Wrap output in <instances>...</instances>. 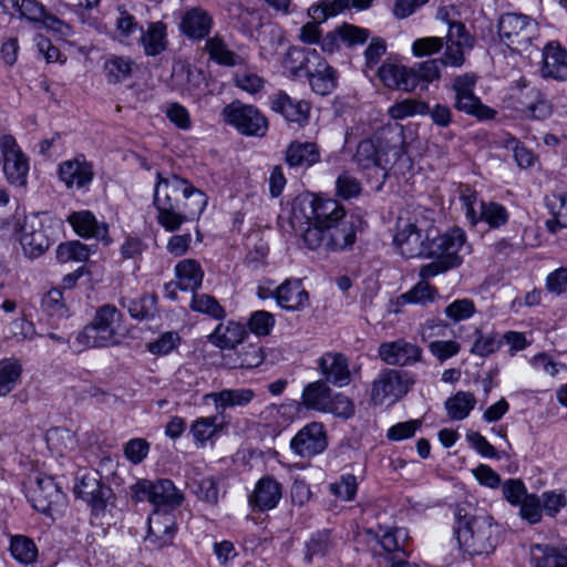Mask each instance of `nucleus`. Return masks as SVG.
<instances>
[{
	"label": "nucleus",
	"mask_w": 567,
	"mask_h": 567,
	"mask_svg": "<svg viewBox=\"0 0 567 567\" xmlns=\"http://www.w3.org/2000/svg\"><path fill=\"white\" fill-rule=\"evenodd\" d=\"M22 372L21 364L14 358L0 360V396L10 393Z\"/></svg>",
	"instance_id": "3c124183"
},
{
	"label": "nucleus",
	"mask_w": 567,
	"mask_h": 567,
	"mask_svg": "<svg viewBox=\"0 0 567 567\" xmlns=\"http://www.w3.org/2000/svg\"><path fill=\"white\" fill-rule=\"evenodd\" d=\"M217 410L245 406L251 402L255 393L250 389H225L209 394Z\"/></svg>",
	"instance_id": "37998d69"
},
{
	"label": "nucleus",
	"mask_w": 567,
	"mask_h": 567,
	"mask_svg": "<svg viewBox=\"0 0 567 567\" xmlns=\"http://www.w3.org/2000/svg\"><path fill=\"white\" fill-rule=\"evenodd\" d=\"M437 295V290L427 284L426 281L422 280L417 282L414 287H412L409 291L405 293H402L396 299L398 306H405L409 303H420L425 305L427 302L434 301L435 297Z\"/></svg>",
	"instance_id": "603ef678"
},
{
	"label": "nucleus",
	"mask_w": 567,
	"mask_h": 567,
	"mask_svg": "<svg viewBox=\"0 0 567 567\" xmlns=\"http://www.w3.org/2000/svg\"><path fill=\"white\" fill-rule=\"evenodd\" d=\"M331 398L330 388L322 381L309 383L302 392V402L307 406V415L310 410L326 411L329 399Z\"/></svg>",
	"instance_id": "79ce46f5"
},
{
	"label": "nucleus",
	"mask_w": 567,
	"mask_h": 567,
	"mask_svg": "<svg viewBox=\"0 0 567 567\" xmlns=\"http://www.w3.org/2000/svg\"><path fill=\"white\" fill-rule=\"evenodd\" d=\"M41 308L52 318L64 319L70 316L63 291L60 288H53L42 297Z\"/></svg>",
	"instance_id": "8fccbe9b"
},
{
	"label": "nucleus",
	"mask_w": 567,
	"mask_h": 567,
	"mask_svg": "<svg viewBox=\"0 0 567 567\" xmlns=\"http://www.w3.org/2000/svg\"><path fill=\"white\" fill-rule=\"evenodd\" d=\"M153 205L157 210V223L169 233L178 230L183 224L198 219L207 205V196L202 190L171 197L153 196Z\"/></svg>",
	"instance_id": "f03ea898"
},
{
	"label": "nucleus",
	"mask_w": 567,
	"mask_h": 567,
	"mask_svg": "<svg viewBox=\"0 0 567 567\" xmlns=\"http://www.w3.org/2000/svg\"><path fill=\"white\" fill-rule=\"evenodd\" d=\"M123 313L111 303L99 307L93 320L78 334L76 341L87 348H106L121 343L118 328Z\"/></svg>",
	"instance_id": "423d86ee"
},
{
	"label": "nucleus",
	"mask_w": 567,
	"mask_h": 567,
	"mask_svg": "<svg viewBox=\"0 0 567 567\" xmlns=\"http://www.w3.org/2000/svg\"><path fill=\"white\" fill-rule=\"evenodd\" d=\"M50 227H45L40 214L24 217L20 226V244L29 258H38L53 244Z\"/></svg>",
	"instance_id": "9d476101"
},
{
	"label": "nucleus",
	"mask_w": 567,
	"mask_h": 567,
	"mask_svg": "<svg viewBox=\"0 0 567 567\" xmlns=\"http://www.w3.org/2000/svg\"><path fill=\"white\" fill-rule=\"evenodd\" d=\"M281 496V484L267 476L257 482L254 493L249 496V504L259 511H269L277 506Z\"/></svg>",
	"instance_id": "bb28decb"
},
{
	"label": "nucleus",
	"mask_w": 567,
	"mask_h": 567,
	"mask_svg": "<svg viewBox=\"0 0 567 567\" xmlns=\"http://www.w3.org/2000/svg\"><path fill=\"white\" fill-rule=\"evenodd\" d=\"M446 62L452 66H462L465 58L464 50L475 44V38L467 31L462 21L449 22L447 33L444 37Z\"/></svg>",
	"instance_id": "dca6fc26"
},
{
	"label": "nucleus",
	"mask_w": 567,
	"mask_h": 567,
	"mask_svg": "<svg viewBox=\"0 0 567 567\" xmlns=\"http://www.w3.org/2000/svg\"><path fill=\"white\" fill-rule=\"evenodd\" d=\"M78 497L86 501L93 507L104 506V488L101 486L95 475L85 474L74 487Z\"/></svg>",
	"instance_id": "c03bdc74"
},
{
	"label": "nucleus",
	"mask_w": 567,
	"mask_h": 567,
	"mask_svg": "<svg viewBox=\"0 0 567 567\" xmlns=\"http://www.w3.org/2000/svg\"><path fill=\"white\" fill-rule=\"evenodd\" d=\"M393 241L400 249V254L406 258L427 257L426 234L423 235L414 224H406L401 228L394 235Z\"/></svg>",
	"instance_id": "4be33fe9"
},
{
	"label": "nucleus",
	"mask_w": 567,
	"mask_h": 567,
	"mask_svg": "<svg viewBox=\"0 0 567 567\" xmlns=\"http://www.w3.org/2000/svg\"><path fill=\"white\" fill-rule=\"evenodd\" d=\"M529 554L535 567H567V556L556 547L535 544Z\"/></svg>",
	"instance_id": "ea45409f"
},
{
	"label": "nucleus",
	"mask_w": 567,
	"mask_h": 567,
	"mask_svg": "<svg viewBox=\"0 0 567 567\" xmlns=\"http://www.w3.org/2000/svg\"><path fill=\"white\" fill-rule=\"evenodd\" d=\"M189 308L198 313L208 316L215 320H224L226 318V309L219 303V301L207 293H193Z\"/></svg>",
	"instance_id": "49530a36"
},
{
	"label": "nucleus",
	"mask_w": 567,
	"mask_h": 567,
	"mask_svg": "<svg viewBox=\"0 0 567 567\" xmlns=\"http://www.w3.org/2000/svg\"><path fill=\"white\" fill-rule=\"evenodd\" d=\"M183 502V495L176 489L174 483L169 480H158L154 482L152 493V504L159 507L175 508Z\"/></svg>",
	"instance_id": "a19ab883"
},
{
	"label": "nucleus",
	"mask_w": 567,
	"mask_h": 567,
	"mask_svg": "<svg viewBox=\"0 0 567 567\" xmlns=\"http://www.w3.org/2000/svg\"><path fill=\"white\" fill-rule=\"evenodd\" d=\"M405 154V142L402 131H400L391 138L379 137L377 141L371 138L361 141L357 146L353 161L361 169H377L381 182L375 189L381 190L388 177L386 166L401 161Z\"/></svg>",
	"instance_id": "f257e3e1"
},
{
	"label": "nucleus",
	"mask_w": 567,
	"mask_h": 567,
	"mask_svg": "<svg viewBox=\"0 0 567 567\" xmlns=\"http://www.w3.org/2000/svg\"><path fill=\"white\" fill-rule=\"evenodd\" d=\"M454 107L481 121L493 120L497 111L483 104L474 93L455 95Z\"/></svg>",
	"instance_id": "58836bf2"
},
{
	"label": "nucleus",
	"mask_w": 567,
	"mask_h": 567,
	"mask_svg": "<svg viewBox=\"0 0 567 567\" xmlns=\"http://www.w3.org/2000/svg\"><path fill=\"white\" fill-rule=\"evenodd\" d=\"M460 199L466 220L472 227L485 224L491 229H499L509 220V213L504 205L480 198L478 194L468 186L462 189Z\"/></svg>",
	"instance_id": "0eeeda50"
},
{
	"label": "nucleus",
	"mask_w": 567,
	"mask_h": 567,
	"mask_svg": "<svg viewBox=\"0 0 567 567\" xmlns=\"http://www.w3.org/2000/svg\"><path fill=\"white\" fill-rule=\"evenodd\" d=\"M176 286L193 293L202 286L204 271L195 259H184L175 266Z\"/></svg>",
	"instance_id": "473e14b6"
},
{
	"label": "nucleus",
	"mask_w": 567,
	"mask_h": 567,
	"mask_svg": "<svg viewBox=\"0 0 567 567\" xmlns=\"http://www.w3.org/2000/svg\"><path fill=\"white\" fill-rule=\"evenodd\" d=\"M409 68L404 65L383 63L378 70V76L389 89L410 91L408 82Z\"/></svg>",
	"instance_id": "a18cd8bd"
},
{
	"label": "nucleus",
	"mask_w": 567,
	"mask_h": 567,
	"mask_svg": "<svg viewBox=\"0 0 567 567\" xmlns=\"http://www.w3.org/2000/svg\"><path fill=\"white\" fill-rule=\"evenodd\" d=\"M90 255V247L79 240L62 243L56 248V259L60 262L86 261Z\"/></svg>",
	"instance_id": "4d7b16f0"
},
{
	"label": "nucleus",
	"mask_w": 567,
	"mask_h": 567,
	"mask_svg": "<svg viewBox=\"0 0 567 567\" xmlns=\"http://www.w3.org/2000/svg\"><path fill=\"white\" fill-rule=\"evenodd\" d=\"M193 190H199L188 179L183 178L174 173L163 174L156 173V183L154 185L153 196H164L167 194L171 197H178L187 195Z\"/></svg>",
	"instance_id": "72a5a7b5"
},
{
	"label": "nucleus",
	"mask_w": 567,
	"mask_h": 567,
	"mask_svg": "<svg viewBox=\"0 0 567 567\" xmlns=\"http://www.w3.org/2000/svg\"><path fill=\"white\" fill-rule=\"evenodd\" d=\"M66 221L80 237L94 238L103 241L104 245H110L112 241L109 237L107 224L99 223L90 210L73 212L68 216Z\"/></svg>",
	"instance_id": "6ab92c4d"
},
{
	"label": "nucleus",
	"mask_w": 567,
	"mask_h": 567,
	"mask_svg": "<svg viewBox=\"0 0 567 567\" xmlns=\"http://www.w3.org/2000/svg\"><path fill=\"white\" fill-rule=\"evenodd\" d=\"M214 27L212 14L202 7L186 8L181 16L178 29L189 41L206 40Z\"/></svg>",
	"instance_id": "f3484780"
},
{
	"label": "nucleus",
	"mask_w": 567,
	"mask_h": 567,
	"mask_svg": "<svg viewBox=\"0 0 567 567\" xmlns=\"http://www.w3.org/2000/svg\"><path fill=\"white\" fill-rule=\"evenodd\" d=\"M174 518L167 513H159L158 509L148 518V535L151 542H158L159 546L168 544L174 535Z\"/></svg>",
	"instance_id": "4c0bfd02"
},
{
	"label": "nucleus",
	"mask_w": 567,
	"mask_h": 567,
	"mask_svg": "<svg viewBox=\"0 0 567 567\" xmlns=\"http://www.w3.org/2000/svg\"><path fill=\"white\" fill-rule=\"evenodd\" d=\"M311 90L321 96L331 94L338 86L339 72L324 59L307 76Z\"/></svg>",
	"instance_id": "2f4dec72"
},
{
	"label": "nucleus",
	"mask_w": 567,
	"mask_h": 567,
	"mask_svg": "<svg viewBox=\"0 0 567 567\" xmlns=\"http://www.w3.org/2000/svg\"><path fill=\"white\" fill-rule=\"evenodd\" d=\"M221 116L226 124L246 136L262 137L268 131V120L259 109L239 100L227 104L221 111Z\"/></svg>",
	"instance_id": "6e6552de"
},
{
	"label": "nucleus",
	"mask_w": 567,
	"mask_h": 567,
	"mask_svg": "<svg viewBox=\"0 0 567 567\" xmlns=\"http://www.w3.org/2000/svg\"><path fill=\"white\" fill-rule=\"evenodd\" d=\"M277 305L288 311H298L309 303V295L298 279H287L277 287Z\"/></svg>",
	"instance_id": "c85d7f7f"
},
{
	"label": "nucleus",
	"mask_w": 567,
	"mask_h": 567,
	"mask_svg": "<svg viewBox=\"0 0 567 567\" xmlns=\"http://www.w3.org/2000/svg\"><path fill=\"white\" fill-rule=\"evenodd\" d=\"M475 312H476V306L472 299H470V298L454 299L449 305H446L443 310L445 319L447 320L446 323H443V327H447L451 323L456 324L461 321H465V320L472 318L475 315Z\"/></svg>",
	"instance_id": "de8ad7c7"
},
{
	"label": "nucleus",
	"mask_w": 567,
	"mask_h": 567,
	"mask_svg": "<svg viewBox=\"0 0 567 567\" xmlns=\"http://www.w3.org/2000/svg\"><path fill=\"white\" fill-rule=\"evenodd\" d=\"M522 94L526 99V101L520 102L523 105L522 112L526 117L543 121L551 115V104L539 89L529 87L526 92H522Z\"/></svg>",
	"instance_id": "c9c22d12"
},
{
	"label": "nucleus",
	"mask_w": 567,
	"mask_h": 567,
	"mask_svg": "<svg viewBox=\"0 0 567 567\" xmlns=\"http://www.w3.org/2000/svg\"><path fill=\"white\" fill-rule=\"evenodd\" d=\"M519 515L529 524H537L542 520L543 511L539 496L529 494L519 504Z\"/></svg>",
	"instance_id": "338daca9"
},
{
	"label": "nucleus",
	"mask_w": 567,
	"mask_h": 567,
	"mask_svg": "<svg viewBox=\"0 0 567 567\" xmlns=\"http://www.w3.org/2000/svg\"><path fill=\"white\" fill-rule=\"evenodd\" d=\"M265 355L259 344L249 343L241 347L237 354V363L234 368L252 369L259 367L264 362Z\"/></svg>",
	"instance_id": "e2e57ef3"
},
{
	"label": "nucleus",
	"mask_w": 567,
	"mask_h": 567,
	"mask_svg": "<svg viewBox=\"0 0 567 567\" xmlns=\"http://www.w3.org/2000/svg\"><path fill=\"white\" fill-rule=\"evenodd\" d=\"M412 384L413 380L408 372L385 369L372 382L371 400L374 404H392L404 396Z\"/></svg>",
	"instance_id": "1a4fd4ad"
},
{
	"label": "nucleus",
	"mask_w": 567,
	"mask_h": 567,
	"mask_svg": "<svg viewBox=\"0 0 567 567\" xmlns=\"http://www.w3.org/2000/svg\"><path fill=\"white\" fill-rule=\"evenodd\" d=\"M540 75L545 80L567 81V50L558 42H548L544 47Z\"/></svg>",
	"instance_id": "aec40b11"
},
{
	"label": "nucleus",
	"mask_w": 567,
	"mask_h": 567,
	"mask_svg": "<svg viewBox=\"0 0 567 567\" xmlns=\"http://www.w3.org/2000/svg\"><path fill=\"white\" fill-rule=\"evenodd\" d=\"M497 27L502 42L508 48L523 50L530 44V17L515 12L504 13L501 16Z\"/></svg>",
	"instance_id": "9b49d317"
},
{
	"label": "nucleus",
	"mask_w": 567,
	"mask_h": 567,
	"mask_svg": "<svg viewBox=\"0 0 567 567\" xmlns=\"http://www.w3.org/2000/svg\"><path fill=\"white\" fill-rule=\"evenodd\" d=\"M427 257L441 258L451 261L457 259L458 266L463 262L461 250L465 244V233L460 228H454L443 235H436L435 229L426 231Z\"/></svg>",
	"instance_id": "ddd939ff"
},
{
	"label": "nucleus",
	"mask_w": 567,
	"mask_h": 567,
	"mask_svg": "<svg viewBox=\"0 0 567 567\" xmlns=\"http://www.w3.org/2000/svg\"><path fill=\"white\" fill-rule=\"evenodd\" d=\"M291 449L302 457L323 452L328 445L322 427H301L291 441Z\"/></svg>",
	"instance_id": "393cba45"
},
{
	"label": "nucleus",
	"mask_w": 567,
	"mask_h": 567,
	"mask_svg": "<svg viewBox=\"0 0 567 567\" xmlns=\"http://www.w3.org/2000/svg\"><path fill=\"white\" fill-rule=\"evenodd\" d=\"M182 338L176 331H166L153 341L146 343V350L157 357L172 353L181 344Z\"/></svg>",
	"instance_id": "6e6d98bb"
},
{
	"label": "nucleus",
	"mask_w": 567,
	"mask_h": 567,
	"mask_svg": "<svg viewBox=\"0 0 567 567\" xmlns=\"http://www.w3.org/2000/svg\"><path fill=\"white\" fill-rule=\"evenodd\" d=\"M319 367L326 380L337 386L350 382L348 359L341 353H327L320 358Z\"/></svg>",
	"instance_id": "7c9ffc66"
},
{
	"label": "nucleus",
	"mask_w": 567,
	"mask_h": 567,
	"mask_svg": "<svg viewBox=\"0 0 567 567\" xmlns=\"http://www.w3.org/2000/svg\"><path fill=\"white\" fill-rule=\"evenodd\" d=\"M248 337L246 324L228 320L219 322L214 331L207 337L208 342L221 350H233Z\"/></svg>",
	"instance_id": "5701e85b"
},
{
	"label": "nucleus",
	"mask_w": 567,
	"mask_h": 567,
	"mask_svg": "<svg viewBox=\"0 0 567 567\" xmlns=\"http://www.w3.org/2000/svg\"><path fill=\"white\" fill-rule=\"evenodd\" d=\"M344 207L336 199L316 196L312 193L298 195L292 203L291 223L300 228H326L348 216Z\"/></svg>",
	"instance_id": "7ed1b4c3"
},
{
	"label": "nucleus",
	"mask_w": 567,
	"mask_h": 567,
	"mask_svg": "<svg viewBox=\"0 0 567 567\" xmlns=\"http://www.w3.org/2000/svg\"><path fill=\"white\" fill-rule=\"evenodd\" d=\"M132 72V61L123 56H112L104 63V73L109 83L117 84L126 80Z\"/></svg>",
	"instance_id": "5fc2aeb1"
},
{
	"label": "nucleus",
	"mask_w": 567,
	"mask_h": 567,
	"mask_svg": "<svg viewBox=\"0 0 567 567\" xmlns=\"http://www.w3.org/2000/svg\"><path fill=\"white\" fill-rule=\"evenodd\" d=\"M120 303L130 317L137 321H152L158 317V297L155 292H143L137 297H122Z\"/></svg>",
	"instance_id": "a878e982"
},
{
	"label": "nucleus",
	"mask_w": 567,
	"mask_h": 567,
	"mask_svg": "<svg viewBox=\"0 0 567 567\" xmlns=\"http://www.w3.org/2000/svg\"><path fill=\"white\" fill-rule=\"evenodd\" d=\"M460 547L470 555H489L502 540L503 528L489 516L461 519L455 530Z\"/></svg>",
	"instance_id": "20e7f679"
},
{
	"label": "nucleus",
	"mask_w": 567,
	"mask_h": 567,
	"mask_svg": "<svg viewBox=\"0 0 567 567\" xmlns=\"http://www.w3.org/2000/svg\"><path fill=\"white\" fill-rule=\"evenodd\" d=\"M444 47V38L424 37L414 40L411 49L414 56L423 58L439 53Z\"/></svg>",
	"instance_id": "0e129e2a"
},
{
	"label": "nucleus",
	"mask_w": 567,
	"mask_h": 567,
	"mask_svg": "<svg viewBox=\"0 0 567 567\" xmlns=\"http://www.w3.org/2000/svg\"><path fill=\"white\" fill-rule=\"evenodd\" d=\"M173 80L176 84L182 85L188 92L199 89L204 81L202 71L190 65H179L173 70Z\"/></svg>",
	"instance_id": "bf43d9fd"
},
{
	"label": "nucleus",
	"mask_w": 567,
	"mask_h": 567,
	"mask_svg": "<svg viewBox=\"0 0 567 567\" xmlns=\"http://www.w3.org/2000/svg\"><path fill=\"white\" fill-rule=\"evenodd\" d=\"M475 398L472 393L457 392L445 403L449 416L454 421L465 419L473 410Z\"/></svg>",
	"instance_id": "864d4df0"
},
{
	"label": "nucleus",
	"mask_w": 567,
	"mask_h": 567,
	"mask_svg": "<svg viewBox=\"0 0 567 567\" xmlns=\"http://www.w3.org/2000/svg\"><path fill=\"white\" fill-rule=\"evenodd\" d=\"M378 353L380 359L389 365H412L422 358V349L404 339L381 343Z\"/></svg>",
	"instance_id": "a211bd4d"
},
{
	"label": "nucleus",
	"mask_w": 567,
	"mask_h": 567,
	"mask_svg": "<svg viewBox=\"0 0 567 567\" xmlns=\"http://www.w3.org/2000/svg\"><path fill=\"white\" fill-rule=\"evenodd\" d=\"M324 412H329L342 420H348L354 414V404L348 396L339 393L329 399Z\"/></svg>",
	"instance_id": "774afa93"
},
{
	"label": "nucleus",
	"mask_w": 567,
	"mask_h": 567,
	"mask_svg": "<svg viewBox=\"0 0 567 567\" xmlns=\"http://www.w3.org/2000/svg\"><path fill=\"white\" fill-rule=\"evenodd\" d=\"M320 148L313 142L292 141L286 151L285 161L291 168H309L320 162Z\"/></svg>",
	"instance_id": "cd10ccee"
},
{
	"label": "nucleus",
	"mask_w": 567,
	"mask_h": 567,
	"mask_svg": "<svg viewBox=\"0 0 567 567\" xmlns=\"http://www.w3.org/2000/svg\"><path fill=\"white\" fill-rule=\"evenodd\" d=\"M361 223L360 217L349 214L326 228H305L302 239L311 250L324 247L330 251H343L354 245Z\"/></svg>",
	"instance_id": "39448f33"
},
{
	"label": "nucleus",
	"mask_w": 567,
	"mask_h": 567,
	"mask_svg": "<svg viewBox=\"0 0 567 567\" xmlns=\"http://www.w3.org/2000/svg\"><path fill=\"white\" fill-rule=\"evenodd\" d=\"M197 475L196 468H192V471L186 473L188 487L200 501L213 505L217 504L219 496L217 480L213 476L198 480Z\"/></svg>",
	"instance_id": "e433bc0d"
},
{
	"label": "nucleus",
	"mask_w": 567,
	"mask_h": 567,
	"mask_svg": "<svg viewBox=\"0 0 567 567\" xmlns=\"http://www.w3.org/2000/svg\"><path fill=\"white\" fill-rule=\"evenodd\" d=\"M348 8H350V0H320L319 4L310 8V16L313 20L326 21Z\"/></svg>",
	"instance_id": "680f3d73"
},
{
	"label": "nucleus",
	"mask_w": 567,
	"mask_h": 567,
	"mask_svg": "<svg viewBox=\"0 0 567 567\" xmlns=\"http://www.w3.org/2000/svg\"><path fill=\"white\" fill-rule=\"evenodd\" d=\"M203 51L208 54L210 61L221 66L234 68L244 64V59L229 49L219 33L205 40Z\"/></svg>",
	"instance_id": "c756f323"
},
{
	"label": "nucleus",
	"mask_w": 567,
	"mask_h": 567,
	"mask_svg": "<svg viewBox=\"0 0 567 567\" xmlns=\"http://www.w3.org/2000/svg\"><path fill=\"white\" fill-rule=\"evenodd\" d=\"M475 341L471 348V353L480 357H487L497 351L502 341L494 334L484 336L477 328L474 330Z\"/></svg>",
	"instance_id": "69168bd1"
},
{
	"label": "nucleus",
	"mask_w": 567,
	"mask_h": 567,
	"mask_svg": "<svg viewBox=\"0 0 567 567\" xmlns=\"http://www.w3.org/2000/svg\"><path fill=\"white\" fill-rule=\"evenodd\" d=\"M166 24L163 21L150 22L146 30L140 29L138 42L143 45L146 55H157L167 45Z\"/></svg>",
	"instance_id": "f704fd0d"
},
{
	"label": "nucleus",
	"mask_w": 567,
	"mask_h": 567,
	"mask_svg": "<svg viewBox=\"0 0 567 567\" xmlns=\"http://www.w3.org/2000/svg\"><path fill=\"white\" fill-rule=\"evenodd\" d=\"M59 178L64 183L66 188L87 190L93 178L94 171L91 162L86 161L83 154L75 156L59 164Z\"/></svg>",
	"instance_id": "2eb2a0df"
},
{
	"label": "nucleus",
	"mask_w": 567,
	"mask_h": 567,
	"mask_svg": "<svg viewBox=\"0 0 567 567\" xmlns=\"http://www.w3.org/2000/svg\"><path fill=\"white\" fill-rule=\"evenodd\" d=\"M10 553L21 564H31L38 557L34 542L24 535H14L10 538Z\"/></svg>",
	"instance_id": "09e8293b"
},
{
	"label": "nucleus",
	"mask_w": 567,
	"mask_h": 567,
	"mask_svg": "<svg viewBox=\"0 0 567 567\" xmlns=\"http://www.w3.org/2000/svg\"><path fill=\"white\" fill-rule=\"evenodd\" d=\"M270 107L274 112L281 114L288 122L297 123L300 126L309 120V103L292 99L284 91L270 96Z\"/></svg>",
	"instance_id": "412c9836"
},
{
	"label": "nucleus",
	"mask_w": 567,
	"mask_h": 567,
	"mask_svg": "<svg viewBox=\"0 0 567 567\" xmlns=\"http://www.w3.org/2000/svg\"><path fill=\"white\" fill-rule=\"evenodd\" d=\"M429 112V104L423 101L406 99L400 101L389 109L392 118L403 120L416 114L425 115Z\"/></svg>",
	"instance_id": "052dcab7"
},
{
	"label": "nucleus",
	"mask_w": 567,
	"mask_h": 567,
	"mask_svg": "<svg viewBox=\"0 0 567 567\" xmlns=\"http://www.w3.org/2000/svg\"><path fill=\"white\" fill-rule=\"evenodd\" d=\"M276 324L275 316L266 310H257L251 312L247 329L257 337H267L271 333Z\"/></svg>",
	"instance_id": "13d9d810"
},
{
	"label": "nucleus",
	"mask_w": 567,
	"mask_h": 567,
	"mask_svg": "<svg viewBox=\"0 0 567 567\" xmlns=\"http://www.w3.org/2000/svg\"><path fill=\"white\" fill-rule=\"evenodd\" d=\"M0 148L3 156V173L7 181L17 186H24L29 172V162L12 135L0 137Z\"/></svg>",
	"instance_id": "f8f14e48"
},
{
	"label": "nucleus",
	"mask_w": 567,
	"mask_h": 567,
	"mask_svg": "<svg viewBox=\"0 0 567 567\" xmlns=\"http://www.w3.org/2000/svg\"><path fill=\"white\" fill-rule=\"evenodd\" d=\"M30 499L37 511L51 515L64 505L65 495L52 477L38 476Z\"/></svg>",
	"instance_id": "4468645a"
},
{
	"label": "nucleus",
	"mask_w": 567,
	"mask_h": 567,
	"mask_svg": "<svg viewBox=\"0 0 567 567\" xmlns=\"http://www.w3.org/2000/svg\"><path fill=\"white\" fill-rule=\"evenodd\" d=\"M446 65H450V63L446 62L445 55L415 63L413 66L409 68L408 82L405 85L410 86V91L415 89L426 90L430 83L440 79L441 68Z\"/></svg>",
	"instance_id": "b1692460"
}]
</instances>
